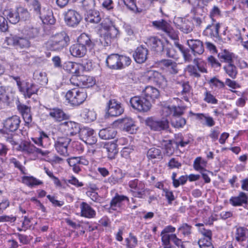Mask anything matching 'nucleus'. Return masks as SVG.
Returning a JSON list of instances; mask_svg holds the SVG:
<instances>
[{"instance_id": "nucleus-1", "label": "nucleus", "mask_w": 248, "mask_h": 248, "mask_svg": "<svg viewBox=\"0 0 248 248\" xmlns=\"http://www.w3.org/2000/svg\"><path fill=\"white\" fill-rule=\"evenodd\" d=\"M95 44L91 36L85 33H81L78 38L77 43L72 45L69 48L72 56L82 58L87 53V49H92Z\"/></svg>"}, {"instance_id": "nucleus-2", "label": "nucleus", "mask_w": 248, "mask_h": 248, "mask_svg": "<svg viewBox=\"0 0 248 248\" xmlns=\"http://www.w3.org/2000/svg\"><path fill=\"white\" fill-rule=\"evenodd\" d=\"M70 41L67 33L62 31L52 35L45 43V47L48 50L60 52L69 45Z\"/></svg>"}, {"instance_id": "nucleus-3", "label": "nucleus", "mask_w": 248, "mask_h": 248, "mask_svg": "<svg viewBox=\"0 0 248 248\" xmlns=\"http://www.w3.org/2000/svg\"><path fill=\"white\" fill-rule=\"evenodd\" d=\"M4 43L16 50L28 49L31 46V41L22 32L17 34H10L5 37Z\"/></svg>"}, {"instance_id": "nucleus-4", "label": "nucleus", "mask_w": 248, "mask_h": 248, "mask_svg": "<svg viewBox=\"0 0 248 248\" xmlns=\"http://www.w3.org/2000/svg\"><path fill=\"white\" fill-rule=\"evenodd\" d=\"M131 195L139 199H145L150 195L151 191L145 187L144 182L138 179L130 180L128 183Z\"/></svg>"}, {"instance_id": "nucleus-5", "label": "nucleus", "mask_w": 248, "mask_h": 248, "mask_svg": "<svg viewBox=\"0 0 248 248\" xmlns=\"http://www.w3.org/2000/svg\"><path fill=\"white\" fill-rule=\"evenodd\" d=\"M87 96L86 92L84 89L69 90L65 95L68 102L74 107L78 106L83 103Z\"/></svg>"}, {"instance_id": "nucleus-6", "label": "nucleus", "mask_w": 248, "mask_h": 248, "mask_svg": "<svg viewBox=\"0 0 248 248\" xmlns=\"http://www.w3.org/2000/svg\"><path fill=\"white\" fill-rule=\"evenodd\" d=\"M190 13L192 14L193 26L200 27L204 22L206 17L207 9L199 8L197 4L191 6Z\"/></svg>"}, {"instance_id": "nucleus-7", "label": "nucleus", "mask_w": 248, "mask_h": 248, "mask_svg": "<svg viewBox=\"0 0 248 248\" xmlns=\"http://www.w3.org/2000/svg\"><path fill=\"white\" fill-rule=\"evenodd\" d=\"M142 95L145 99L144 105L147 108H150L155 99L159 95L158 90L152 86H146L142 92Z\"/></svg>"}, {"instance_id": "nucleus-8", "label": "nucleus", "mask_w": 248, "mask_h": 248, "mask_svg": "<svg viewBox=\"0 0 248 248\" xmlns=\"http://www.w3.org/2000/svg\"><path fill=\"white\" fill-rule=\"evenodd\" d=\"M195 65H188L186 68V71L189 74V75L194 78H199L201 75L200 72L202 73H207V70L206 67V64L198 62V60H194Z\"/></svg>"}, {"instance_id": "nucleus-9", "label": "nucleus", "mask_w": 248, "mask_h": 248, "mask_svg": "<svg viewBox=\"0 0 248 248\" xmlns=\"http://www.w3.org/2000/svg\"><path fill=\"white\" fill-rule=\"evenodd\" d=\"M220 26L219 22L211 21V23L208 24L203 31V35L210 37L216 41L220 40L221 37L219 34V31Z\"/></svg>"}, {"instance_id": "nucleus-10", "label": "nucleus", "mask_w": 248, "mask_h": 248, "mask_svg": "<svg viewBox=\"0 0 248 248\" xmlns=\"http://www.w3.org/2000/svg\"><path fill=\"white\" fill-rule=\"evenodd\" d=\"M82 19L80 14L75 10L69 9L64 14L65 22L69 27H77Z\"/></svg>"}, {"instance_id": "nucleus-11", "label": "nucleus", "mask_w": 248, "mask_h": 248, "mask_svg": "<svg viewBox=\"0 0 248 248\" xmlns=\"http://www.w3.org/2000/svg\"><path fill=\"white\" fill-rule=\"evenodd\" d=\"M71 140L66 137H58L55 141L54 147L57 152L64 156L68 155V146Z\"/></svg>"}, {"instance_id": "nucleus-12", "label": "nucleus", "mask_w": 248, "mask_h": 248, "mask_svg": "<svg viewBox=\"0 0 248 248\" xmlns=\"http://www.w3.org/2000/svg\"><path fill=\"white\" fill-rule=\"evenodd\" d=\"M3 103L4 106L7 107L12 108L16 105L17 108H29L28 107L21 105L17 96H16L12 93H8L2 96L1 99V104Z\"/></svg>"}, {"instance_id": "nucleus-13", "label": "nucleus", "mask_w": 248, "mask_h": 248, "mask_svg": "<svg viewBox=\"0 0 248 248\" xmlns=\"http://www.w3.org/2000/svg\"><path fill=\"white\" fill-rule=\"evenodd\" d=\"M124 202H126L128 204L130 202L129 198L116 193L110 202L109 209L113 211H120L124 209Z\"/></svg>"}, {"instance_id": "nucleus-14", "label": "nucleus", "mask_w": 248, "mask_h": 248, "mask_svg": "<svg viewBox=\"0 0 248 248\" xmlns=\"http://www.w3.org/2000/svg\"><path fill=\"white\" fill-rule=\"evenodd\" d=\"M152 26L158 30H161L164 31L166 35L169 36L173 40L176 39V35L173 33V31L170 24L166 20L161 19L160 20H156L152 22Z\"/></svg>"}, {"instance_id": "nucleus-15", "label": "nucleus", "mask_w": 248, "mask_h": 248, "mask_svg": "<svg viewBox=\"0 0 248 248\" xmlns=\"http://www.w3.org/2000/svg\"><path fill=\"white\" fill-rule=\"evenodd\" d=\"M145 124L154 131H161L168 127V122L166 120H159L152 117L148 118L145 121Z\"/></svg>"}, {"instance_id": "nucleus-16", "label": "nucleus", "mask_w": 248, "mask_h": 248, "mask_svg": "<svg viewBox=\"0 0 248 248\" xmlns=\"http://www.w3.org/2000/svg\"><path fill=\"white\" fill-rule=\"evenodd\" d=\"M80 138L86 144L93 145L97 141L96 134L94 131L89 127H83L79 134Z\"/></svg>"}, {"instance_id": "nucleus-17", "label": "nucleus", "mask_w": 248, "mask_h": 248, "mask_svg": "<svg viewBox=\"0 0 248 248\" xmlns=\"http://www.w3.org/2000/svg\"><path fill=\"white\" fill-rule=\"evenodd\" d=\"M145 77L149 81L153 82L158 85H166L167 80L165 77L160 73L150 70L145 73Z\"/></svg>"}, {"instance_id": "nucleus-18", "label": "nucleus", "mask_w": 248, "mask_h": 248, "mask_svg": "<svg viewBox=\"0 0 248 248\" xmlns=\"http://www.w3.org/2000/svg\"><path fill=\"white\" fill-rule=\"evenodd\" d=\"M176 230L175 227L171 225L166 226L162 231L160 236L161 237V242L163 248H172L173 246L169 243V239L172 233Z\"/></svg>"}, {"instance_id": "nucleus-19", "label": "nucleus", "mask_w": 248, "mask_h": 248, "mask_svg": "<svg viewBox=\"0 0 248 248\" xmlns=\"http://www.w3.org/2000/svg\"><path fill=\"white\" fill-rule=\"evenodd\" d=\"M174 23L176 28L184 33L187 34L191 32L194 28L192 23L186 18L178 17L176 19Z\"/></svg>"}, {"instance_id": "nucleus-20", "label": "nucleus", "mask_w": 248, "mask_h": 248, "mask_svg": "<svg viewBox=\"0 0 248 248\" xmlns=\"http://www.w3.org/2000/svg\"><path fill=\"white\" fill-rule=\"evenodd\" d=\"M122 123L124 125L123 130L129 134H133L137 133L139 127L136 124L135 122L130 118H124L118 119L114 124Z\"/></svg>"}, {"instance_id": "nucleus-21", "label": "nucleus", "mask_w": 248, "mask_h": 248, "mask_svg": "<svg viewBox=\"0 0 248 248\" xmlns=\"http://www.w3.org/2000/svg\"><path fill=\"white\" fill-rule=\"evenodd\" d=\"M39 88L35 84L23 81L22 86L19 90L25 97L30 98L32 95L36 94Z\"/></svg>"}, {"instance_id": "nucleus-22", "label": "nucleus", "mask_w": 248, "mask_h": 248, "mask_svg": "<svg viewBox=\"0 0 248 248\" xmlns=\"http://www.w3.org/2000/svg\"><path fill=\"white\" fill-rule=\"evenodd\" d=\"M148 49L143 45L138 46L133 53V57L135 61L140 64L146 62L148 55Z\"/></svg>"}, {"instance_id": "nucleus-23", "label": "nucleus", "mask_w": 248, "mask_h": 248, "mask_svg": "<svg viewBox=\"0 0 248 248\" xmlns=\"http://www.w3.org/2000/svg\"><path fill=\"white\" fill-rule=\"evenodd\" d=\"M187 44L194 56L202 54L204 50L202 41L198 39L187 40Z\"/></svg>"}, {"instance_id": "nucleus-24", "label": "nucleus", "mask_w": 248, "mask_h": 248, "mask_svg": "<svg viewBox=\"0 0 248 248\" xmlns=\"http://www.w3.org/2000/svg\"><path fill=\"white\" fill-rule=\"evenodd\" d=\"M151 49L158 53L162 52L165 47L166 43L157 37H151L148 41Z\"/></svg>"}, {"instance_id": "nucleus-25", "label": "nucleus", "mask_w": 248, "mask_h": 248, "mask_svg": "<svg viewBox=\"0 0 248 248\" xmlns=\"http://www.w3.org/2000/svg\"><path fill=\"white\" fill-rule=\"evenodd\" d=\"M21 121L20 117L14 115L6 119L4 122V128L10 132L16 131L19 127Z\"/></svg>"}, {"instance_id": "nucleus-26", "label": "nucleus", "mask_w": 248, "mask_h": 248, "mask_svg": "<svg viewBox=\"0 0 248 248\" xmlns=\"http://www.w3.org/2000/svg\"><path fill=\"white\" fill-rule=\"evenodd\" d=\"M172 113L171 118L172 124L175 127H182L186 123V120L181 118L180 116L183 114L182 109H170Z\"/></svg>"}, {"instance_id": "nucleus-27", "label": "nucleus", "mask_w": 248, "mask_h": 248, "mask_svg": "<svg viewBox=\"0 0 248 248\" xmlns=\"http://www.w3.org/2000/svg\"><path fill=\"white\" fill-rule=\"evenodd\" d=\"M229 203L234 207L247 204L248 203V196L245 192H240L238 196L231 197L229 200Z\"/></svg>"}, {"instance_id": "nucleus-28", "label": "nucleus", "mask_w": 248, "mask_h": 248, "mask_svg": "<svg viewBox=\"0 0 248 248\" xmlns=\"http://www.w3.org/2000/svg\"><path fill=\"white\" fill-rule=\"evenodd\" d=\"M39 137L32 138L34 143L43 148H47L50 144V139L48 135L42 130L39 131Z\"/></svg>"}, {"instance_id": "nucleus-29", "label": "nucleus", "mask_w": 248, "mask_h": 248, "mask_svg": "<svg viewBox=\"0 0 248 248\" xmlns=\"http://www.w3.org/2000/svg\"><path fill=\"white\" fill-rule=\"evenodd\" d=\"M81 216L91 218L95 217V211L87 203L82 202L80 205Z\"/></svg>"}, {"instance_id": "nucleus-30", "label": "nucleus", "mask_w": 248, "mask_h": 248, "mask_svg": "<svg viewBox=\"0 0 248 248\" xmlns=\"http://www.w3.org/2000/svg\"><path fill=\"white\" fill-rule=\"evenodd\" d=\"M61 125L64 127L65 130L68 131V134L71 135H74L77 133L80 134V131L82 129L79 124L72 121L64 122L61 124Z\"/></svg>"}, {"instance_id": "nucleus-31", "label": "nucleus", "mask_w": 248, "mask_h": 248, "mask_svg": "<svg viewBox=\"0 0 248 248\" xmlns=\"http://www.w3.org/2000/svg\"><path fill=\"white\" fill-rule=\"evenodd\" d=\"M124 175L122 170L120 169L115 170L110 177L105 181V183L109 184L111 186H113L117 184L121 183Z\"/></svg>"}, {"instance_id": "nucleus-32", "label": "nucleus", "mask_w": 248, "mask_h": 248, "mask_svg": "<svg viewBox=\"0 0 248 248\" xmlns=\"http://www.w3.org/2000/svg\"><path fill=\"white\" fill-rule=\"evenodd\" d=\"M120 55L117 54H112L108 56L106 62L107 65L112 69H121L120 65Z\"/></svg>"}, {"instance_id": "nucleus-33", "label": "nucleus", "mask_w": 248, "mask_h": 248, "mask_svg": "<svg viewBox=\"0 0 248 248\" xmlns=\"http://www.w3.org/2000/svg\"><path fill=\"white\" fill-rule=\"evenodd\" d=\"M39 18L44 24L52 25L55 22L52 11L48 9H45L44 10H42L41 15L39 16Z\"/></svg>"}, {"instance_id": "nucleus-34", "label": "nucleus", "mask_w": 248, "mask_h": 248, "mask_svg": "<svg viewBox=\"0 0 248 248\" xmlns=\"http://www.w3.org/2000/svg\"><path fill=\"white\" fill-rule=\"evenodd\" d=\"M85 19L87 22L97 24L101 21V17L99 11L93 10L86 12Z\"/></svg>"}, {"instance_id": "nucleus-35", "label": "nucleus", "mask_w": 248, "mask_h": 248, "mask_svg": "<svg viewBox=\"0 0 248 248\" xmlns=\"http://www.w3.org/2000/svg\"><path fill=\"white\" fill-rule=\"evenodd\" d=\"M102 27L106 31L108 35H109L112 39L116 38L119 33V30L113 25L111 21H109L108 24L106 23H102Z\"/></svg>"}, {"instance_id": "nucleus-36", "label": "nucleus", "mask_w": 248, "mask_h": 248, "mask_svg": "<svg viewBox=\"0 0 248 248\" xmlns=\"http://www.w3.org/2000/svg\"><path fill=\"white\" fill-rule=\"evenodd\" d=\"M196 118L200 121V123L203 125L208 127H212L215 124V122L213 118L209 115L202 113H196L194 114Z\"/></svg>"}, {"instance_id": "nucleus-37", "label": "nucleus", "mask_w": 248, "mask_h": 248, "mask_svg": "<svg viewBox=\"0 0 248 248\" xmlns=\"http://www.w3.org/2000/svg\"><path fill=\"white\" fill-rule=\"evenodd\" d=\"M22 183L30 187H34L42 185L43 182L32 176H23L21 178Z\"/></svg>"}, {"instance_id": "nucleus-38", "label": "nucleus", "mask_w": 248, "mask_h": 248, "mask_svg": "<svg viewBox=\"0 0 248 248\" xmlns=\"http://www.w3.org/2000/svg\"><path fill=\"white\" fill-rule=\"evenodd\" d=\"M117 134V131L113 127H108L100 130L99 136L100 138L104 140H109L113 139Z\"/></svg>"}, {"instance_id": "nucleus-39", "label": "nucleus", "mask_w": 248, "mask_h": 248, "mask_svg": "<svg viewBox=\"0 0 248 248\" xmlns=\"http://www.w3.org/2000/svg\"><path fill=\"white\" fill-rule=\"evenodd\" d=\"M80 67H82V66L70 61L65 62L62 65V68L65 71L75 74H79Z\"/></svg>"}, {"instance_id": "nucleus-40", "label": "nucleus", "mask_w": 248, "mask_h": 248, "mask_svg": "<svg viewBox=\"0 0 248 248\" xmlns=\"http://www.w3.org/2000/svg\"><path fill=\"white\" fill-rule=\"evenodd\" d=\"M22 33L31 41L39 36V30L37 28L27 26L24 28Z\"/></svg>"}, {"instance_id": "nucleus-41", "label": "nucleus", "mask_w": 248, "mask_h": 248, "mask_svg": "<svg viewBox=\"0 0 248 248\" xmlns=\"http://www.w3.org/2000/svg\"><path fill=\"white\" fill-rule=\"evenodd\" d=\"M49 113V116L57 121H62L64 120L68 119L69 115L64 113L62 109H51Z\"/></svg>"}, {"instance_id": "nucleus-42", "label": "nucleus", "mask_w": 248, "mask_h": 248, "mask_svg": "<svg viewBox=\"0 0 248 248\" xmlns=\"http://www.w3.org/2000/svg\"><path fill=\"white\" fill-rule=\"evenodd\" d=\"M225 73L231 78L234 79L236 78L238 73L237 68L234 64V62L225 64L223 67Z\"/></svg>"}, {"instance_id": "nucleus-43", "label": "nucleus", "mask_w": 248, "mask_h": 248, "mask_svg": "<svg viewBox=\"0 0 248 248\" xmlns=\"http://www.w3.org/2000/svg\"><path fill=\"white\" fill-rule=\"evenodd\" d=\"M33 78L36 82L41 85H45L48 82L46 74L44 72L35 71L33 73Z\"/></svg>"}, {"instance_id": "nucleus-44", "label": "nucleus", "mask_w": 248, "mask_h": 248, "mask_svg": "<svg viewBox=\"0 0 248 248\" xmlns=\"http://www.w3.org/2000/svg\"><path fill=\"white\" fill-rule=\"evenodd\" d=\"M79 80L82 89L92 87L95 83V80L93 77L87 75H80Z\"/></svg>"}, {"instance_id": "nucleus-45", "label": "nucleus", "mask_w": 248, "mask_h": 248, "mask_svg": "<svg viewBox=\"0 0 248 248\" xmlns=\"http://www.w3.org/2000/svg\"><path fill=\"white\" fill-rule=\"evenodd\" d=\"M233 55L232 53L224 49L223 51L219 53L217 56L221 62H224L225 64H227L234 62Z\"/></svg>"}, {"instance_id": "nucleus-46", "label": "nucleus", "mask_w": 248, "mask_h": 248, "mask_svg": "<svg viewBox=\"0 0 248 248\" xmlns=\"http://www.w3.org/2000/svg\"><path fill=\"white\" fill-rule=\"evenodd\" d=\"M4 14L6 16L9 22L12 24H15L19 21L17 9L16 10L10 9L5 11Z\"/></svg>"}, {"instance_id": "nucleus-47", "label": "nucleus", "mask_w": 248, "mask_h": 248, "mask_svg": "<svg viewBox=\"0 0 248 248\" xmlns=\"http://www.w3.org/2000/svg\"><path fill=\"white\" fill-rule=\"evenodd\" d=\"M144 99L142 96H136L132 97L130 100L131 106L133 108H139V107H141V108H147L144 105L145 99Z\"/></svg>"}, {"instance_id": "nucleus-48", "label": "nucleus", "mask_w": 248, "mask_h": 248, "mask_svg": "<svg viewBox=\"0 0 248 248\" xmlns=\"http://www.w3.org/2000/svg\"><path fill=\"white\" fill-rule=\"evenodd\" d=\"M104 148L107 152L108 157L110 159H114L118 152L117 144L113 142L105 145Z\"/></svg>"}, {"instance_id": "nucleus-49", "label": "nucleus", "mask_w": 248, "mask_h": 248, "mask_svg": "<svg viewBox=\"0 0 248 248\" xmlns=\"http://www.w3.org/2000/svg\"><path fill=\"white\" fill-rule=\"evenodd\" d=\"M207 161L202 158L201 157H197L195 158L193 162L194 169L200 172L206 171L205 167H206Z\"/></svg>"}, {"instance_id": "nucleus-50", "label": "nucleus", "mask_w": 248, "mask_h": 248, "mask_svg": "<svg viewBox=\"0 0 248 248\" xmlns=\"http://www.w3.org/2000/svg\"><path fill=\"white\" fill-rule=\"evenodd\" d=\"M248 235V229L244 227H239L236 231L235 239L238 245H241V240H245Z\"/></svg>"}, {"instance_id": "nucleus-51", "label": "nucleus", "mask_w": 248, "mask_h": 248, "mask_svg": "<svg viewBox=\"0 0 248 248\" xmlns=\"http://www.w3.org/2000/svg\"><path fill=\"white\" fill-rule=\"evenodd\" d=\"M96 113L94 109H84L80 114L81 117L86 123L94 121L96 119Z\"/></svg>"}, {"instance_id": "nucleus-52", "label": "nucleus", "mask_w": 248, "mask_h": 248, "mask_svg": "<svg viewBox=\"0 0 248 248\" xmlns=\"http://www.w3.org/2000/svg\"><path fill=\"white\" fill-rule=\"evenodd\" d=\"M192 226L187 223H183L178 228V232H180L183 237H189L192 233Z\"/></svg>"}, {"instance_id": "nucleus-53", "label": "nucleus", "mask_w": 248, "mask_h": 248, "mask_svg": "<svg viewBox=\"0 0 248 248\" xmlns=\"http://www.w3.org/2000/svg\"><path fill=\"white\" fill-rule=\"evenodd\" d=\"M119 1L124 3L127 9L134 13L140 12L136 5V0H119Z\"/></svg>"}, {"instance_id": "nucleus-54", "label": "nucleus", "mask_w": 248, "mask_h": 248, "mask_svg": "<svg viewBox=\"0 0 248 248\" xmlns=\"http://www.w3.org/2000/svg\"><path fill=\"white\" fill-rule=\"evenodd\" d=\"M22 151L28 155L34 154L36 153L37 147L31 143H24L21 146Z\"/></svg>"}, {"instance_id": "nucleus-55", "label": "nucleus", "mask_w": 248, "mask_h": 248, "mask_svg": "<svg viewBox=\"0 0 248 248\" xmlns=\"http://www.w3.org/2000/svg\"><path fill=\"white\" fill-rule=\"evenodd\" d=\"M178 84L181 85L183 89L181 91L183 95H186V97L184 96L185 100H187V96H189L191 93V87L189 85V83L188 81H182L178 83Z\"/></svg>"}, {"instance_id": "nucleus-56", "label": "nucleus", "mask_w": 248, "mask_h": 248, "mask_svg": "<svg viewBox=\"0 0 248 248\" xmlns=\"http://www.w3.org/2000/svg\"><path fill=\"white\" fill-rule=\"evenodd\" d=\"M7 130L5 128L0 129V138L3 139L12 145L16 144V142L13 140V134L7 132Z\"/></svg>"}, {"instance_id": "nucleus-57", "label": "nucleus", "mask_w": 248, "mask_h": 248, "mask_svg": "<svg viewBox=\"0 0 248 248\" xmlns=\"http://www.w3.org/2000/svg\"><path fill=\"white\" fill-rule=\"evenodd\" d=\"M16 9L19 17V20L21 19L26 21L30 19V14L27 9L22 7H19Z\"/></svg>"}, {"instance_id": "nucleus-58", "label": "nucleus", "mask_w": 248, "mask_h": 248, "mask_svg": "<svg viewBox=\"0 0 248 248\" xmlns=\"http://www.w3.org/2000/svg\"><path fill=\"white\" fill-rule=\"evenodd\" d=\"M221 16V11L220 9L217 6L214 5L211 9L209 13V17L213 22L217 21L216 17H220Z\"/></svg>"}, {"instance_id": "nucleus-59", "label": "nucleus", "mask_w": 248, "mask_h": 248, "mask_svg": "<svg viewBox=\"0 0 248 248\" xmlns=\"http://www.w3.org/2000/svg\"><path fill=\"white\" fill-rule=\"evenodd\" d=\"M208 63L215 70L218 71L220 69L221 64L213 56H210L207 58Z\"/></svg>"}, {"instance_id": "nucleus-60", "label": "nucleus", "mask_w": 248, "mask_h": 248, "mask_svg": "<svg viewBox=\"0 0 248 248\" xmlns=\"http://www.w3.org/2000/svg\"><path fill=\"white\" fill-rule=\"evenodd\" d=\"M82 6L86 12L93 10L95 6V0H83Z\"/></svg>"}, {"instance_id": "nucleus-61", "label": "nucleus", "mask_w": 248, "mask_h": 248, "mask_svg": "<svg viewBox=\"0 0 248 248\" xmlns=\"http://www.w3.org/2000/svg\"><path fill=\"white\" fill-rule=\"evenodd\" d=\"M209 84L210 86H214L218 89H223L225 87L224 83L216 77L211 78L209 81Z\"/></svg>"}, {"instance_id": "nucleus-62", "label": "nucleus", "mask_w": 248, "mask_h": 248, "mask_svg": "<svg viewBox=\"0 0 248 248\" xmlns=\"http://www.w3.org/2000/svg\"><path fill=\"white\" fill-rule=\"evenodd\" d=\"M160 149L155 147L150 148L147 152V156L149 159H155L161 156Z\"/></svg>"}, {"instance_id": "nucleus-63", "label": "nucleus", "mask_w": 248, "mask_h": 248, "mask_svg": "<svg viewBox=\"0 0 248 248\" xmlns=\"http://www.w3.org/2000/svg\"><path fill=\"white\" fill-rule=\"evenodd\" d=\"M126 242V248H134L138 244L137 237L131 233L129 234V237L125 239Z\"/></svg>"}, {"instance_id": "nucleus-64", "label": "nucleus", "mask_w": 248, "mask_h": 248, "mask_svg": "<svg viewBox=\"0 0 248 248\" xmlns=\"http://www.w3.org/2000/svg\"><path fill=\"white\" fill-rule=\"evenodd\" d=\"M198 243L200 248H214L211 240H207L206 238H201Z\"/></svg>"}]
</instances>
